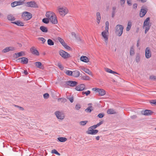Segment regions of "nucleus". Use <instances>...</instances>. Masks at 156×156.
<instances>
[{"label": "nucleus", "mask_w": 156, "mask_h": 156, "mask_svg": "<svg viewBox=\"0 0 156 156\" xmlns=\"http://www.w3.org/2000/svg\"><path fill=\"white\" fill-rule=\"evenodd\" d=\"M46 16L52 23L56 24L58 23L56 16L53 12H48L46 13Z\"/></svg>", "instance_id": "nucleus-1"}, {"label": "nucleus", "mask_w": 156, "mask_h": 156, "mask_svg": "<svg viewBox=\"0 0 156 156\" xmlns=\"http://www.w3.org/2000/svg\"><path fill=\"white\" fill-rule=\"evenodd\" d=\"M123 26L120 24H118L116 26L115 32L119 36H120L123 33Z\"/></svg>", "instance_id": "nucleus-2"}, {"label": "nucleus", "mask_w": 156, "mask_h": 156, "mask_svg": "<svg viewBox=\"0 0 156 156\" xmlns=\"http://www.w3.org/2000/svg\"><path fill=\"white\" fill-rule=\"evenodd\" d=\"M22 16L24 20H28L32 18V15L30 12H23Z\"/></svg>", "instance_id": "nucleus-3"}, {"label": "nucleus", "mask_w": 156, "mask_h": 156, "mask_svg": "<svg viewBox=\"0 0 156 156\" xmlns=\"http://www.w3.org/2000/svg\"><path fill=\"white\" fill-rule=\"evenodd\" d=\"M92 90L96 92H98L99 95L100 96H102L105 94L106 92L105 90L102 89H99L97 88H94L92 89Z\"/></svg>", "instance_id": "nucleus-4"}, {"label": "nucleus", "mask_w": 156, "mask_h": 156, "mask_svg": "<svg viewBox=\"0 0 156 156\" xmlns=\"http://www.w3.org/2000/svg\"><path fill=\"white\" fill-rule=\"evenodd\" d=\"M58 11L62 16H65L68 12V10L66 8H60L58 9Z\"/></svg>", "instance_id": "nucleus-5"}, {"label": "nucleus", "mask_w": 156, "mask_h": 156, "mask_svg": "<svg viewBox=\"0 0 156 156\" xmlns=\"http://www.w3.org/2000/svg\"><path fill=\"white\" fill-rule=\"evenodd\" d=\"M60 55L64 58H66L70 57V55L67 52L63 50H60L59 51Z\"/></svg>", "instance_id": "nucleus-6"}, {"label": "nucleus", "mask_w": 156, "mask_h": 156, "mask_svg": "<svg viewBox=\"0 0 156 156\" xmlns=\"http://www.w3.org/2000/svg\"><path fill=\"white\" fill-rule=\"evenodd\" d=\"M26 6L32 8H38V6L37 3L34 1L27 2L26 3Z\"/></svg>", "instance_id": "nucleus-7"}, {"label": "nucleus", "mask_w": 156, "mask_h": 156, "mask_svg": "<svg viewBox=\"0 0 156 156\" xmlns=\"http://www.w3.org/2000/svg\"><path fill=\"white\" fill-rule=\"evenodd\" d=\"M64 83L65 85L73 87L76 86L78 84V83L77 82L72 80L65 81Z\"/></svg>", "instance_id": "nucleus-8"}, {"label": "nucleus", "mask_w": 156, "mask_h": 156, "mask_svg": "<svg viewBox=\"0 0 156 156\" xmlns=\"http://www.w3.org/2000/svg\"><path fill=\"white\" fill-rule=\"evenodd\" d=\"M57 118L59 119H63L64 118V114L59 111H57L55 112Z\"/></svg>", "instance_id": "nucleus-9"}, {"label": "nucleus", "mask_w": 156, "mask_h": 156, "mask_svg": "<svg viewBox=\"0 0 156 156\" xmlns=\"http://www.w3.org/2000/svg\"><path fill=\"white\" fill-rule=\"evenodd\" d=\"M108 32L107 31H106L105 30L101 33V35L104 38L105 42L107 45L108 44Z\"/></svg>", "instance_id": "nucleus-10"}, {"label": "nucleus", "mask_w": 156, "mask_h": 156, "mask_svg": "<svg viewBox=\"0 0 156 156\" xmlns=\"http://www.w3.org/2000/svg\"><path fill=\"white\" fill-rule=\"evenodd\" d=\"M145 57L147 58H150L151 56V52L149 47H147L145 49Z\"/></svg>", "instance_id": "nucleus-11"}, {"label": "nucleus", "mask_w": 156, "mask_h": 156, "mask_svg": "<svg viewBox=\"0 0 156 156\" xmlns=\"http://www.w3.org/2000/svg\"><path fill=\"white\" fill-rule=\"evenodd\" d=\"M150 18L148 17L147 18L144 20L143 26V28H144V27H149L150 28L151 27V25L150 24Z\"/></svg>", "instance_id": "nucleus-12"}, {"label": "nucleus", "mask_w": 156, "mask_h": 156, "mask_svg": "<svg viewBox=\"0 0 156 156\" xmlns=\"http://www.w3.org/2000/svg\"><path fill=\"white\" fill-rule=\"evenodd\" d=\"M75 89L77 91H82L85 89V86L84 84H82L77 86Z\"/></svg>", "instance_id": "nucleus-13"}, {"label": "nucleus", "mask_w": 156, "mask_h": 156, "mask_svg": "<svg viewBox=\"0 0 156 156\" xmlns=\"http://www.w3.org/2000/svg\"><path fill=\"white\" fill-rule=\"evenodd\" d=\"M31 53L33 55L36 56H38L39 55L38 51L34 47H32L30 49Z\"/></svg>", "instance_id": "nucleus-14"}, {"label": "nucleus", "mask_w": 156, "mask_h": 156, "mask_svg": "<svg viewBox=\"0 0 156 156\" xmlns=\"http://www.w3.org/2000/svg\"><path fill=\"white\" fill-rule=\"evenodd\" d=\"M20 59H21L20 61V63L23 64H26L28 63V59L27 58L23 57L18 59L16 61L20 60Z\"/></svg>", "instance_id": "nucleus-15"}, {"label": "nucleus", "mask_w": 156, "mask_h": 156, "mask_svg": "<svg viewBox=\"0 0 156 156\" xmlns=\"http://www.w3.org/2000/svg\"><path fill=\"white\" fill-rule=\"evenodd\" d=\"M142 7L141 9L139 14L140 16L141 17H143L145 15L147 12V9L146 8L144 9Z\"/></svg>", "instance_id": "nucleus-16"}, {"label": "nucleus", "mask_w": 156, "mask_h": 156, "mask_svg": "<svg viewBox=\"0 0 156 156\" xmlns=\"http://www.w3.org/2000/svg\"><path fill=\"white\" fill-rule=\"evenodd\" d=\"M153 113V112L151 110H146L142 112V114L145 115H150Z\"/></svg>", "instance_id": "nucleus-17"}, {"label": "nucleus", "mask_w": 156, "mask_h": 156, "mask_svg": "<svg viewBox=\"0 0 156 156\" xmlns=\"http://www.w3.org/2000/svg\"><path fill=\"white\" fill-rule=\"evenodd\" d=\"M24 52L23 51H21L19 52L16 53L13 55V57L15 58H17L20 57L22 56H23V54Z\"/></svg>", "instance_id": "nucleus-18"}, {"label": "nucleus", "mask_w": 156, "mask_h": 156, "mask_svg": "<svg viewBox=\"0 0 156 156\" xmlns=\"http://www.w3.org/2000/svg\"><path fill=\"white\" fill-rule=\"evenodd\" d=\"M80 59L81 61L85 62H89L88 58L86 56H81Z\"/></svg>", "instance_id": "nucleus-19"}, {"label": "nucleus", "mask_w": 156, "mask_h": 156, "mask_svg": "<svg viewBox=\"0 0 156 156\" xmlns=\"http://www.w3.org/2000/svg\"><path fill=\"white\" fill-rule=\"evenodd\" d=\"M73 72L72 76L74 77H77L80 76V72L78 70L74 71Z\"/></svg>", "instance_id": "nucleus-20"}, {"label": "nucleus", "mask_w": 156, "mask_h": 156, "mask_svg": "<svg viewBox=\"0 0 156 156\" xmlns=\"http://www.w3.org/2000/svg\"><path fill=\"white\" fill-rule=\"evenodd\" d=\"M12 23L15 24L17 26L21 27H23L24 25V23L21 22L20 21H17L15 22H12Z\"/></svg>", "instance_id": "nucleus-21"}, {"label": "nucleus", "mask_w": 156, "mask_h": 156, "mask_svg": "<svg viewBox=\"0 0 156 156\" xmlns=\"http://www.w3.org/2000/svg\"><path fill=\"white\" fill-rule=\"evenodd\" d=\"M97 22L98 24L100 23V20L101 19V16L99 12H97L96 13Z\"/></svg>", "instance_id": "nucleus-22"}, {"label": "nucleus", "mask_w": 156, "mask_h": 156, "mask_svg": "<svg viewBox=\"0 0 156 156\" xmlns=\"http://www.w3.org/2000/svg\"><path fill=\"white\" fill-rule=\"evenodd\" d=\"M132 26V23L131 21H129L128 22L127 26L126 28V30L127 31H129L131 27Z\"/></svg>", "instance_id": "nucleus-23"}, {"label": "nucleus", "mask_w": 156, "mask_h": 156, "mask_svg": "<svg viewBox=\"0 0 156 156\" xmlns=\"http://www.w3.org/2000/svg\"><path fill=\"white\" fill-rule=\"evenodd\" d=\"M58 141L60 142H65L66 141L67 139L64 137H59L57 138Z\"/></svg>", "instance_id": "nucleus-24"}, {"label": "nucleus", "mask_w": 156, "mask_h": 156, "mask_svg": "<svg viewBox=\"0 0 156 156\" xmlns=\"http://www.w3.org/2000/svg\"><path fill=\"white\" fill-rule=\"evenodd\" d=\"M140 55L139 53L136 54L135 58V61L137 63H138L140 61Z\"/></svg>", "instance_id": "nucleus-25"}, {"label": "nucleus", "mask_w": 156, "mask_h": 156, "mask_svg": "<svg viewBox=\"0 0 156 156\" xmlns=\"http://www.w3.org/2000/svg\"><path fill=\"white\" fill-rule=\"evenodd\" d=\"M40 30L43 32L46 33L48 31L47 28L44 26H41L40 27Z\"/></svg>", "instance_id": "nucleus-26"}, {"label": "nucleus", "mask_w": 156, "mask_h": 156, "mask_svg": "<svg viewBox=\"0 0 156 156\" xmlns=\"http://www.w3.org/2000/svg\"><path fill=\"white\" fill-rule=\"evenodd\" d=\"M107 113L108 114H112L115 113V112L114 110L112 109H109L107 111Z\"/></svg>", "instance_id": "nucleus-27"}, {"label": "nucleus", "mask_w": 156, "mask_h": 156, "mask_svg": "<svg viewBox=\"0 0 156 156\" xmlns=\"http://www.w3.org/2000/svg\"><path fill=\"white\" fill-rule=\"evenodd\" d=\"M35 65L37 67L40 69H42L41 67L42 64L41 62H36L35 63Z\"/></svg>", "instance_id": "nucleus-28"}, {"label": "nucleus", "mask_w": 156, "mask_h": 156, "mask_svg": "<svg viewBox=\"0 0 156 156\" xmlns=\"http://www.w3.org/2000/svg\"><path fill=\"white\" fill-rule=\"evenodd\" d=\"M105 70L107 72H108L109 73H112V74H118V73L116 72L113 71L112 70H111L110 69H108V68H107Z\"/></svg>", "instance_id": "nucleus-29"}, {"label": "nucleus", "mask_w": 156, "mask_h": 156, "mask_svg": "<svg viewBox=\"0 0 156 156\" xmlns=\"http://www.w3.org/2000/svg\"><path fill=\"white\" fill-rule=\"evenodd\" d=\"M116 8L115 6H114L112 7V18H113L115 13V10L116 9Z\"/></svg>", "instance_id": "nucleus-30"}, {"label": "nucleus", "mask_w": 156, "mask_h": 156, "mask_svg": "<svg viewBox=\"0 0 156 156\" xmlns=\"http://www.w3.org/2000/svg\"><path fill=\"white\" fill-rule=\"evenodd\" d=\"M58 40L62 46L65 44L66 43L64 40L60 37H58Z\"/></svg>", "instance_id": "nucleus-31"}, {"label": "nucleus", "mask_w": 156, "mask_h": 156, "mask_svg": "<svg viewBox=\"0 0 156 156\" xmlns=\"http://www.w3.org/2000/svg\"><path fill=\"white\" fill-rule=\"evenodd\" d=\"M7 19L11 21H13L15 20V18L11 15L8 16Z\"/></svg>", "instance_id": "nucleus-32"}, {"label": "nucleus", "mask_w": 156, "mask_h": 156, "mask_svg": "<svg viewBox=\"0 0 156 156\" xmlns=\"http://www.w3.org/2000/svg\"><path fill=\"white\" fill-rule=\"evenodd\" d=\"M92 106H90L85 109V111L87 112L90 113L92 110H93V109H92Z\"/></svg>", "instance_id": "nucleus-33"}, {"label": "nucleus", "mask_w": 156, "mask_h": 156, "mask_svg": "<svg viewBox=\"0 0 156 156\" xmlns=\"http://www.w3.org/2000/svg\"><path fill=\"white\" fill-rule=\"evenodd\" d=\"M83 71L90 75H92V72L88 69L84 68L83 69Z\"/></svg>", "instance_id": "nucleus-34"}, {"label": "nucleus", "mask_w": 156, "mask_h": 156, "mask_svg": "<svg viewBox=\"0 0 156 156\" xmlns=\"http://www.w3.org/2000/svg\"><path fill=\"white\" fill-rule=\"evenodd\" d=\"M47 43L48 45L50 46L54 45V42L51 39H48L47 41Z\"/></svg>", "instance_id": "nucleus-35"}, {"label": "nucleus", "mask_w": 156, "mask_h": 156, "mask_svg": "<svg viewBox=\"0 0 156 156\" xmlns=\"http://www.w3.org/2000/svg\"><path fill=\"white\" fill-rule=\"evenodd\" d=\"M26 0H19L18 1H16L17 5H23L24 3V2Z\"/></svg>", "instance_id": "nucleus-36"}, {"label": "nucleus", "mask_w": 156, "mask_h": 156, "mask_svg": "<svg viewBox=\"0 0 156 156\" xmlns=\"http://www.w3.org/2000/svg\"><path fill=\"white\" fill-rule=\"evenodd\" d=\"M50 20L48 18H44L42 19V22L48 24L49 23Z\"/></svg>", "instance_id": "nucleus-37"}, {"label": "nucleus", "mask_w": 156, "mask_h": 156, "mask_svg": "<svg viewBox=\"0 0 156 156\" xmlns=\"http://www.w3.org/2000/svg\"><path fill=\"white\" fill-rule=\"evenodd\" d=\"M109 30V22L107 21L105 22V30L108 32Z\"/></svg>", "instance_id": "nucleus-38"}, {"label": "nucleus", "mask_w": 156, "mask_h": 156, "mask_svg": "<svg viewBox=\"0 0 156 156\" xmlns=\"http://www.w3.org/2000/svg\"><path fill=\"white\" fill-rule=\"evenodd\" d=\"M93 130V129L91 128H90V127H89L88 129V130L86 131V133L88 134H92V131Z\"/></svg>", "instance_id": "nucleus-39"}, {"label": "nucleus", "mask_w": 156, "mask_h": 156, "mask_svg": "<svg viewBox=\"0 0 156 156\" xmlns=\"http://www.w3.org/2000/svg\"><path fill=\"white\" fill-rule=\"evenodd\" d=\"M51 152L52 153L55 154L58 156H60V154L55 149H53L52 150Z\"/></svg>", "instance_id": "nucleus-40"}, {"label": "nucleus", "mask_w": 156, "mask_h": 156, "mask_svg": "<svg viewBox=\"0 0 156 156\" xmlns=\"http://www.w3.org/2000/svg\"><path fill=\"white\" fill-rule=\"evenodd\" d=\"M134 50L133 47H132L131 48L130 51V55H132L134 54Z\"/></svg>", "instance_id": "nucleus-41"}, {"label": "nucleus", "mask_w": 156, "mask_h": 156, "mask_svg": "<svg viewBox=\"0 0 156 156\" xmlns=\"http://www.w3.org/2000/svg\"><path fill=\"white\" fill-rule=\"evenodd\" d=\"M90 93V90H87L86 91H83L82 92V94L83 95L85 94L87 96Z\"/></svg>", "instance_id": "nucleus-42"}, {"label": "nucleus", "mask_w": 156, "mask_h": 156, "mask_svg": "<svg viewBox=\"0 0 156 156\" xmlns=\"http://www.w3.org/2000/svg\"><path fill=\"white\" fill-rule=\"evenodd\" d=\"M58 101H61L62 102L65 103L67 101V100L65 98H58Z\"/></svg>", "instance_id": "nucleus-43"}, {"label": "nucleus", "mask_w": 156, "mask_h": 156, "mask_svg": "<svg viewBox=\"0 0 156 156\" xmlns=\"http://www.w3.org/2000/svg\"><path fill=\"white\" fill-rule=\"evenodd\" d=\"M63 46L66 49L70 50L71 49V48L70 47L68 46L66 43Z\"/></svg>", "instance_id": "nucleus-44"}, {"label": "nucleus", "mask_w": 156, "mask_h": 156, "mask_svg": "<svg viewBox=\"0 0 156 156\" xmlns=\"http://www.w3.org/2000/svg\"><path fill=\"white\" fill-rule=\"evenodd\" d=\"M87 122V121H82L80 122V124L81 125L84 126L85 125Z\"/></svg>", "instance_id": "nucleus-45"}, {"label": "nucleus", "mask_w": 156, "mask_h": 156, "mask_svg": "<svg viewBox=\"0 0 156 156\" xmlns=\"http://www.w3.org/2000/svg\"><path fill=\"white\" fill-rule=\"evenodd\" d=\"M66 74L69 76H72L73 74V72L72 71L69 70H67L66 72Z\"/></svg>", "instance_id": "nucleus-46"}, {"label": "nucleus", "mask_w": 156, "mask_h": 156, "mask_svg": "<svg viewBox=\"0 0 156 156\" xmlns=\"http://www.w3.org/2000/svg\"><path fill=\"white\" fill-rule=\"evenodd\" d=\"M49 95L48 93H46L43 94V97L44 98L47 99L49 98Z\"/></svg>", "instance_id": "nucleus-47"}, {"label": "nucleus", "mask_w": 156, "mask_h": 156, "mask_svg": "<svg viewBox=\"0 0 156 156\" xmlns=\"http://www.w3.org/2000/svg\"><path fill=\"white\" fill-rule=\"evenodd\" d=\"M11 5L12 7H14L18 5L16 2V1H15L11 3Z\"/></svg>", "instance_id": "nucleus-48"}, {"label": "nucleus", "mask_w": 156, "mask_h": 156, "mask_svg": "<svg viewBox=\"0 0 156 156\" xmlns=\"http://www.w3.org/2000/svg\"><path fill=\"white\" fill-rule=\"evenodd\" d=\"M105 114L103 113H100L97 116L100 118H102L104 116Z\"/></svg>", "instance_id": "nucleus-49"}, {"label": "nucleus", "mask_w": 156, "mask_h": 156, "mask_svg": "<svg viewBox=\"0 0 156 156\" xmlns=\"http://www.w3.org/2000/svg\"><path fill=\"white\" fill-rule=\"evenodd\" d=\"M9 51V49L8 47H7L3 50L2 51L4 53H6Z\"/></svg>", "instance_id": "nucleus-50"}, {"label": "nucleus", "mask_w": 156, "mask_h": 156, "mask_svg": "<svg viewBox=\"0 0 156 156\" xmlns=\"http://www.w3.org/2000/svg\"><path fill=\"white\" fill-rule=\"evenodd\" d=\"M38 39L41 41L43 44H44L46 41L45 39L43 37H39Z\"/></svg>", "instance_id": "nucleus-51"}, {"label": "nucleus", "mask_w": 156, "mask_h": 156, "mask_svg": "<svg viewBox=\"0 0 156 156\" xmlns=\"http://www.w3.org/2000/svg\"><path fill=\"white\" fill-rule=\"evenodd\" d=\"M77 41H81V39L78 35H76V37H74Z\"/></svg>", "instance_id": "nucleus-52"}, {"label": "nucleus", "mask_w": 156, "mask_h": 156, "mask_svg": "<svg viewBox=\"0 0 156 156\" xmlns=\"http://www.w3.org/2000/svg\"><path fill=\"white\" fill-rule=\"evenodd\" d=\"M92 135H94L96 134L98 132V130L97 129H93V130H92Z\"/></svg>", "instance_id": "nucleus-53"}, {"label": "nucleus", "mask_w": 156, "mask_h": 156, "mask_svg": "<svg viewBox=\"0 0 156 156\" xmlns=\"http://www.w3.org/2000/svg\"><path fill=\"white\" fill-rule=\"evenodd\" d=\"M81 108V106L79 104H77L75 106V108L76 110H79Z\"/></svg>", "instance_id": "nucleus-54"}, {"label": "nucleus", "mask_w": 156, "mask_h": 156, "mask_svg": "<svg viewBox=\"0 0 156 156\" xmlns=\"http://www.w3.org/2000/svg\"><path fill=\"white\" fill-rule=\"evenodd\" d=\"M82 78L83 80H89L90 79V77L88 76H83Z\"/></svg>", "instance_id": "nucleus-55"}, {"label": "nucleus", "mask_w": 156, "mask_h": 156, "mask_svg": "<svg viewBox=\"0 0 156 156\" xmlns=\"http://www.w3.org/2000/svg\"><path fill=\"white\" fill-rule=\"evenodd\" d=\"M150 103L151 104H153L156 106V99L151 100Z\"/></svg>", "instance_id": "nucleus-56"}, {"label": "nucleus", "mask_w": 156, "mask_h": 156, "mask_svg": "<svg viewBox=\"0 0 156 156\" xmlns=\"http://www.w3.org/2000/svg\"><path fill=\"white\" fill-rule=\"evenodd\" d=\"M58 66L61 70H62L64 69L63 67L62 66V65L60 63H58Z\"/></svg>", "instance_id": "nucleus-57"}, {"label": "nucleus", "mask_w": 156, "mask_h": 156, "mask_svg": "<svg viewBox=\"0 0 156 156\" xmlns=\"http://www.w3.org/2000/svg\"><path fill=\"white\" fill-rule=\"evenodd\" d=\"M145 29V34H146L147 32L150 29V27H144Z\"/></svg>", "instance_id": "nucleus-58"}, {"label": "nucleus", "mask_w": 156, "mask_h": 156, "mask_svg": "<svg viewBox=\"0 0 156 156\" xmlns=\"http://www.w3.org/2000/svg\"><path fill=\"white\" fill-rule=\"evenodd\" d=\"M150 78L152 79L153 80H156V76H151L150 77Z\"/></svg>", "instance_id": "nucleus-59"}, {"label": "nucleus", "mask_w": 156, "mask_h": 156, "mask_svg": "<svg viewBox=\"0 0 156 156\" xmlns=\"http://www.w3.org/2000/svg\"><path fill=\"white\" fill-rule=\"evenodd\" d=\"M126 0H120V2L121 5H122L124 4Z\"/></svg>", "instance_id": "nucleus-60"}, {"label": "nucleus", "mask_w": 156, "mask_h": 156, "mask_svg": "<svg viewBox=\"0 0 156 156\" xmlns=\"http://www.w3.org/2000/svg\"><path fill=\"white\" fill-rule=\"evenodd\" d=\"M137 4L136 3H134L133 5V8L136 9L137 8Z\"/></svg>", "instance_id": "nucleus-61"}, {"label": "nucleus", "mask_w": 156, "mask_h": 156, "mask_svg": "<svg viewBox=\"0 0 156 156\" xmlns=\"http://www.w3.org/2000/svg\"><path fill=\"white\" fill-rule=\"evenodd\" d=\"M8 48H9V49L10 51H13L15 49L14 48L12 47H8Z\"/></svg>", "instance_id": "nucleus-62"}, {"label": "nucleus", "mask_w": 156, "mask_h": 156, "mask_svg": "<svg viewBox=\"0 0 156 156\" xmlns=\"http://www.w3.org/2000/svg\"><path fill=\"white\" fill-rule=\"evenodd\" d=\"M97 127H98V126L97 125H95L94 126L90 127V128H91L93 129H95Z\"/></svg>", "instance_id": "nucleus-63"}, {"label": "nucleus", "mask_w": 156, "mask_h": 156, "mask_svg": "<svg viewBox=\"0 0 156 156\" xmlns=\"http://www.w3.org/2000/svg\"><path fill=\"white\" fill-rule=\"evenodd\" d=\"M137 116L135 115H133L130 116V118L132 119H135L137 118Z\"/></svg>", "instance_id": "nucleus-64"}]
</instances>
